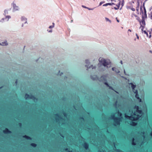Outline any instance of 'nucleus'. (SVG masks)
Segmentation results:
<instances>
[{
    "label": "nucleus",
    "mask_w": 152,
    "mask_h": 152,
    "mask_svg": "<svg viewBox=\"0 0 152 152\" xmlns=\"http://www.w3.org/2000/svg\"><path fill=\"white\" fill-rule=\"evenodd\" d=\"M139 107L138 106H135L133 108V110H129V113L127 115V113L125 114V117L129 119L132 121H136L138 120L142 115V111L141 110L138 109Z\"/></svg>",
    "instance_id": "1"
},
{
    "label": "nucleus",
    "mask_w": 152,
    "mask_h": 152,
    "mask_svg": "<svg viewBox=\"0 0 152 152\" xmlns=\"http://www.w3.org/2000/svg\"><path fill=\"white\" fill-rule=\"evenodd\" d=\"M121 115L122 114L120 113L119 110H118L117 112L111 116L110 118L113 120L114 121V125L115 126L120 124L121 118H120L118 117L121 116Z\"/></svg>",
    "instance_id": "2"
},
{
    "label": "nucleus",
    "mask_w": 152,
    "mask_h": 152,
    "mask_svg": "<svg viewBox=\"0 0 152 152\" xmlns=\"http://www.w3.org/2000/svg\"><path fill=\"white\" fill-rule=\"evenodd\" d=\"M99 63L104 67L107 68L110 67L111 63L109 61L106 60L103 58H100L99 59Z\"/></svg>",
    "instance_id": "3"
},
{
    "label": "nucleus",
    "mask_w": 152,
    "mask_h": 152,
    "mask_svg": "<svg viewBox=\"0 0 152 152\" xmlns=\"http://www.w3.org/2000/svg\"><path fill=\"white\" fill-rule=\"evenodd\" d=\"M55 119L57 122H58L60 124H64L65 123V120L63 119L61 117L59 116L58 114L55 115Z\"/></svg>",
    "instance_id": "4"
},
{
    "label": "nucleus",
    "mask_w": 152,
    "mask_h": 152,
    "mask_svg": "<svg viewBox=\"0 0 152 152\" xmlns=\"http://www.w3.org/2000/svg\"><path fill=\"white\" fill-rule=\"evenodd\" d=\"M25 98L26 99H32L34 102H37V99H36L35 97L32 95L30 96L29 95L26 94L25 96Z\"/></svg>",
    "instance_id": "5"
},
{
    "label": "nucleus",
    "mask_w": 152,
    "mask_h": 152,
    "mask_svg": "<svg viewBox=\"0 0 152 152\" xmlns=\"http://www.w3.org/2000/svg\"><path fill=\"white\" fill-rule=\"evenodd\" d=\"M85 62L86 64V65H85V66L87 67V70H88V69L90 68H92V69H95L96 67L95 66H93V65H91L90 66H89V67H88V66L90 63L89 61L88 60H86L85 61Z\"/></svg>",
    "instance_id": "6"
},
{
    "label": "nucleus",
    "mask_w": 152,
    "mask_h": 152,
    "mask_svg": "<svg viewBox=\"0 0 152 152\" xmlns=\"http://www.w3.org/2000/svg\"><path fill=\"white\" fill-rule=\"evenodd\" d=\"M139 22L140 25V28L142 27L141 30L142 31H143V29L145 28V19H142V21H139Z\"/></svg>",
    "instance_id": "7"
},
{
    "label": "nucleus",
    "mask_w": 152,
    "mask_h": 152,
    "mask_svg": "<svg viewBox=\"0 0 152 152\" xmlns=\"http://www.w3.org/2000/svg\"><path fill=\"white\" fill-rule=\"evenodd\" d=\"M100 81L104 82L106 80V77L105 76H101L99 80Z\"/></svg>",
    "instance_id": "8"
},
{
    "label": "nucleus",
    "mask_w": 152,
    "mask_h": 152,
    "mask_svg": "<svg viewBox=\"0 0 152 152\" xmlns=\"http://www.w3.org/2000/svg\"><path fill=\"white\" fill-rule=\"evenodd\" d=\"M144 14L142 15V19H145V18H147V16L146 14V12L145 9V7H144Z\"/></svg>",
    "instance_id": "9"
},
{
    "label": "nucleus",
    "mask_w": 152,
    "mask_h": 152,
    "mask_svg": "<svg viewBox=\"0 0 152 152\" xmlns=\"http://www.w3.org/2000/svg\"><path fill=\"white\" fill-rule=\"evenodd\" d=\"M112 70L113 71H115V72L117 73H119L120 72L119 70L115 67H113L112 68Z\"/></svg>",
    "instance_id": "10"
},
{
    "label": "nucleus",
    "mask_w": 152,
    "mask_h": 152,
    "mask_svg": "<svg viewBox=\"0 0 152 152\" xmlns=\"http://www.w3.org/2000/svg\"><path fill=\"white\" fill-rule=\"evenodd\" d=\"M3 132L5 134H8L11 133V132L7 128H6L5 130L3 131Z\"/></svg>",
    "instance_id": "11"
},
{
    "label": "nucleus",
    "mask_w": 152,
    "mask_h": 152,
    "mask_svg": "<svg viewBox=\"0 0 152 152\" xmlns=\"http://www.w3.org/2000/svg\"><path fill=\"white\" fill-rule=\"evenodd\" d=\"M91 78L93 80H96L97 79V77L96 75L91 76Z\"/></svg>",
    "instance_id": "12"
},
{
    "label": "nucleus",
    "mask_w": 152,
    "mask_h": 152,
    "mask_svg": "<svg viewBox=\"0 0 152 152\" xmlns=\"http://www.w3.org/2000/svg\"><path fill=\"white\" fill-rule=\"evenodd\" d=\"M83 146L86 149H87L88 148V145L86 142H85L84 143Z\"/></svg>",
    "instance_id": "13"
},
{
    "label": "nucleus",
    "mask_w": 152,
    "mask_h": 152,
    "mask_svg": "<svg viewBox=\"0 0 152 152\" xmlns=\"http://www.w3.org/2000/svg\"><path fill=\"white\" fill-rule=\"evenodd\" d=\"M8 45V44L7 42V41H6L4 42H2L1 43V45H5L7 46Z\"/></svg>",
    "instance_id": "14"
},
{
    "label": "nucleus",
    "mask_w": 152,
    "mask_h": 152,
    "mask_svg": "<svg viewBox=\"0 0 152 152\" xmlns=\"http://www.w3.org/2000/svg\"><path fill=\"white\" fill-rule=\"evenodd\" d=\"M21 20L22 21H25V23H27V19L24 17H22L21 18Z\"/></svg>",
    "instance_id": "15"
},
{
    "label": "nucleus",
    "mask_w": 152,
    "mask_h": 152,
    "mask_svg": "<svg viewBox=\"0 0 152 152\" xmlns=\"http://www.w3.org/2000/svg\"><path fill=\"white\" fill-rule=\"evenodd\" d=\"M10 18V16H7L5 17L4 18H3L1 19V20L0 21V22H2V21H3L4 19L7 20V18Z\"/></svg>",
    "instance_id": "16"
},
{
    "label": "nucleus",
    "mask_w": 152,
    "mask_h": 152,
    "mask_svg": "<svg viewBox=\"0 0 152 152\" xmlns=\"http://www.w3.org/2000/svg\"><path fill=\"white\" fill-rule=\"evenodd\" d=\"M133 92L135 94H136L135 97H137V96H138V91L137 90L134 89L133 90Z\"/></svg>",
    "instance_id": "17"
},
{
    "label": "nucleus",
    "mask_w": 152,
    "mask_h": 152,
    "mask_svg": "<svg viewBox=\"0 0 152 152\" xmlns=\"http://www.w3.org/2000/svg\"><path fill=\"white\" fill-rule=\"evenodd\" d=\"M120 3H121V1H120L119 2V3H118V5H116V6H117V7H114V8L115 10H118V9H119V6H120Z\"/></svg>",
    "instance_id": "18"
},
{
    "label": "nucleus",
    "mask_w": 152,
    "mask_h": 152,
    "mask_svg": "<svg viewBox=\"0 0 152 152\" xmlns=\"http://www.w3.org/2000/svg\"><path fill=\"white\" fill-rule=\"evenodd\" d=\"M127 9H131L133 11H134L135 10V9L134 8L129 6H127Z\"/></svg>",
    "instance_id": "19"
},
{
    "label": "nucleus",
    "mask_w": 152,
    "mask_h": 152,
    "mask_svg": "<svg viewBox=\"0 0 152 152\" xmlns=\"http://www.w3.org/2000/svg\"><path fill=\"white\" fill-rule=\"evenodd\" d=\"M13 6L14 9L16 10H17L18 9V7L16 6L15 4H13Z\"/></svg>",
    "instance_id": "20"
},
{
    "label": "nucleus",
    "mask_w": 152,
    "mask_h": 152,
    "mask_svg": "<svg viewBox=\"0 0 152 152\" xmlns=\"http://www.w3.org/2000/svg\"><path fill=\"white\" fill-rule=\"evenodd\" d=\"M130 84H131V87L134 90V88H135V87H136V86L135 85H134L133 83H130Z\"/></svg>",
    "instance_id": "21"
},
{
    "label": "nucleus",
    "mask_w": 152,
    "mask_h": 152,
    "mask_svg": "<svg viewBox=\"0 0 152 152\" xmlns=\"http://www.w3.org/2000/svg\"><path fill=\"white\" fill-rule=\"evenodd\" d=\"M23 137L25 138L27 140H31V137H28V136H27L26 135H25L23 136Z\"/></svg>",
    "instance_id": "22"
},
{
    "label": "nucleus",
    "mask_w": 152,
    "mask_h": 152,
    "mask_svg": "<svg viewBox=\"0 0 152 152\" xmlns=\"http://www.w3.org/2000/svg\"><path fill=\"white\" fill-rule=\"evenodd\" d=\"M131 124L133 126H135L136 125L137 123L134 122L132 121L131 123Z\"/></svg>",
    "instance_id": "23"
},
{
    "label": "nucleus",
    "mask_w": 152,
    "mask_h": 152,
    "mask_svg": "<svg viewBox=\"0 0 152 152\" xmlns=\"http://www.w3.org/2000/svg\"><path fill=\"white\" fill-rule=\"evenodd\" d=\"M107 5H115V4L114 3H107Z\"/></svg>",
    "instance_id": "24"
},
{
    "label": "nucleus",
    "mask_w": 152,
    "mask_h": 152,
    "mask_svg": "<svg viewBox=\"0 0 152 152\" xmlns=\"http://www.w3.org/2000/svg\"><path fill=\"white\" fill-rule=\"evenodd\" d=\"M31 145L33 147H36V146L37 145L36 144H35V143H34L31 144Z\"/></svg>",
    "instance_id": "25"
},
{
    "label": "nucleus",
    "mask_w": 152,
    "mask_h": 152,
    "mask_svg": "<svg viewBox=\"0 0 152 152\" xmlns=\"http://www.w3.org/2000/svg\"><path fill=\"white\" fill-rule=\"evenodd\" d=\"M134 138H133V139H132V144L133 145H135L136 144V143H135L134 142Z\"/></svg>",
    "instance_id": "26"
},
{
    "label": "nucleus",
    "mask_w": 152,
    "mask_h": 152,
    "mask_svg": "<svg viewBox=\"0 0 152 152\" xmlns=\"http://www.w3.org/2000/svg\"><path fill=\"white\" fill-rule=\"evenodd\" d=\"M143 31V32L147 36H148V34L145 31H144L143 30V31Z\"/></svg>",
    "instance_id": "27"
},
{
    "label": "nucleus",
    "mask_w": 152,
    "mask_h": 152,
    "mask_svg": "<svg viewBox=\"0 0 152 152\" xmlns=\"http://www.w3.org/2000/svg\"><path fill=\"white\" fill-rule=\"evenodd\" d=\"M99 152H105V151L104 150H103L102 149L101 150L99 149Z\"/></svg>",
    "instance_id": "28"
},
{
    "label": "nucleus",
    "mask_w": 152,
    "mask_h": 152,
    "mask_svg": "<svg viewBox=\"0 0 152 152\" xmlns=\"http://www.w3.org/2000/svg\"><path fill=\"white\" fill-rule=\"evenodd\" d=\"M105 20L106 21H109L110 23L111 22V21L110 20H109V19L108 18H106Z\"/></svg>",
    "instance_id": "29"
},
{
    "label": "nucleus",
    "mask_w": 152,
    "mask_h": 152,
    "mask_svg": "<svg viewBox=\"0 0 152 152\" xmlns=\"http://www.w3.org/2000/svg\"><path fill=\"white\" fill-rule=\"evenodd\" d=\"M117 102L116 101L115 103V104H114V107L116 108V109H117Z\"/></svg>",
    "instance_id": "30"
},
{
    "label": "nucleus",
    "mask_w": 152,
    "mask_h": 152,
    "mask_svg": "<svg viewBox=\"0 0 152 152\" xmlns=\"http://www.w3.org/2000/svg\"><path fill=\"white\" fill-rule=\"evenodd\" d=\"M104 3V1H102V2H101L100 3H99V6H101L103 3Z\"/></svg>",
    "instance_id": "31"
},
{
    "label": "nucleus",
    "mask_w": 152,
    "mask_h": 152,
    "mask_svg": "<svg viewBox=\"0 0 152 152\" xmlns=\"http://www.w3.org/2000/svg\"><path fill=\"white\" fill-rule=\"evenodd\" d=\"M80 120H81V121H84V118H80Z\"/></svg>",
    "instance_id": "32"
},
{
    "label": "nucleus",
    "mask_w": 152,
    "mask_h": 152,
    "mask_svg": "<svg viewBox=\"0 0 152 152\" xmlns=\"http://www.w3.org/2000/svg\"><path fill=\"white\" fill-rule=\"evenodd\" d=\"M63 115H64V116L66 118H67V117H66V113H63Z\"/></svg>",
    "instance_id": "33"
},
{
    "label": "nucleus",
    "mask_w": 152,
    "mask_h": 152,
    "mask_svg": "<svg viewBox=\"0 0 152 152\" xmlns=\"http://www.w3.org/2000/svg\"><path fill=\"white\" fill-rule=\"evenodd\" d=\"M134 16L135 17H137V16L135 14H132V17H133Z\"/></svg>",
    "instance_id": "34"
},
{
    "label": "nucleus",
    "mask_w": 152,
    "mask_h": 152,
    "mask_svg": "<svg viewBox=\"0 0 152 152\" xmlns=\"http://www.w3.org/2000/svg\"><path fill=\"white\" fill-rule=\"evenodd\" d=\"M121 0V2H122V5H123V4H124V0Z\"/></svg>",
    "instance_id": "35"
},
{
    "label": "nucleus",
    "mask_w": 152,
    "mask_h": 152,
    "mask_svg": "<svg viewBox=\"0 0 152 152\" xmlns=\"http://www.w3.org/2000/svg\"><path fill=\"white\" fill-rule=\"evenodd\" d=\"M137 97H136L137 99H140V101H141V99H140V98L139 97L138 95V96H137Z\"/></svg>",
    "instance_id": "36"
},
{
    "label": "nucleus",
    "mask_w": 152,
    "mask_h": 152,
    "mask_svg": "<svg viewBox=\"0 0 152 152\" xmlns=\"http://www.w3.org/2000/svg\"><path fill=\"white\" fill-rule=\"evenodd\" d=\"M54 27V26H50L49 27V28H53Z\"/></svg>",
    "instance_id": "37"
},
{
    "label": "nucleus",
    "mask_w": 152,
    "mask_h": 152,
    "mask_svg": "<svg viewBox=\"0 0 152 152\" xmlns=\"http://www.w3.org/2000/svg\"><path fill=\"white\" fill-rule=\"evenodd\" d=\"M104 84L105 85H106L107 86H108V87L109 86V85L107 83L105 82L104 83Z\"/></svg>",
    "instance_id": "38"
},
{
    "label": "nucleus",
    "mask_w": 152,
    "mask_h": 152,
    "mask_svg": "<svg viewBox=\"0 0 152 152\" xmlns=\"http://www.w3.org/2000/svg\"><path fill=\"white\" fill-rule=\"evenodd\" d=\"M117 152H124L118 149L117 150Z\"/></svg>",
    "instance_id": "39"
},
{
    "label": "nucleus",
    "mask_w": 152,
    "mask_h": 152,
    "mask_svg": "<svg viewBox=\"0 0 152 152\" xmlns=\"http://www.w3.org/2000/svg\"><path fill=\"white\" fill-rule=\"evenodd\" d=\"M137 20H138L139 22V21H140V18H139V17H138L137 16Z\"/></svg>",
    "instance_id": "40"
},
{
    "label": "nucleus",
    "mask_w": 152,
    "mask_h": 152,
    "mask_svg": "<svg viewBox=\"0 0 152 152\" xmlns=\"http://www.w3.org/2000/svg\"><path fill=\"white\" fill-rule=\"evenodd\" d=\"M108 87H109V88L110 89H111L113 90V88L112 87H111L110 86H108Z\"/></svg>",
    "instance_id": "41"
},
{
    "label": "nucleus",
    "mask_w": 152,
    "mask_h": 152,
    "mask_svg": "<svg viewBox=\"0 0 152 152\" xmlns=\"http://www.w3.org/2000/svg\"><path fill=\"white\" fill-rule=\"evenodd\" d=\"M107 6V4H104L103 6Z\"/></svg>",
    "instance_id": "42"
},
{
    "label": "nucleus",
    "mask_w": 152,
    "mask_h": 152,
    "mask_svg": "<svg viewBox=\"0 0 152 152\" xmlns=\"http://www.w3.org/2000/svg\"><path fill=\"white\" fill-rule=\"evenodd\" d=\"M136 35L137 37V38L138 39H139V37H138L137 34H136Z\"/></svg>",
    "instance_id": "43"
},
{
    "label": "nucleus",
    "mask_w": 152,
    "mask_h": 152,
    "mask_svg": "<svg viewBox=\"0 0 152 152\" xmlns=\"http://www.w3.org/2000/svg\"><path fill=\"white\" fill-rule=\"evenodd\" d=\"M19 125L20 126H21L22 125V124L21 123H19Z\"/></svg>",
    "instance_id": "44"
},
{
    "label": "nucleus",
    "mask_w": 152,
    "mask_h": 152,
    "mask_svg": "<svg viewBox=\"0 0 152 152\" xmlns=\"http://www.w3.org/2000/svg\"><path fill=\"white\" fill-rule=\"evenodd\" d=\"M116 19L117 21L118 22H119V20L117 19V18H116Z\"/></svg>",
    "instance_id": "45"
},
{
    "label": "nucleus",
    "mask_w": 152,
    "mask_h": 152,
    "mask_svg": "<svg viewBox=\"0 0 152 152\" xmlns=\"http://www.w3.org/2000/svg\"><path fill=\"white\" fill-rule=\"evenodd\" d=\"M151 19H152V12H151Z\"/></svg>",
    "instance_id": "46"
},
{
    "label": "nucleus",
    "mask_w": 152,
    "mask_h": 152,
    "mask_svg": "<svg viewBox=\"0 0 152 152\" xmlns=\"http://www.w3.org/2000/svg\"><path fill=\"white\" fill-rule=\"evenodd\" d=\"M124 73L125 75H126V72H125V69L124 70Z\"/></svg>",
    "instance_id": "47"
},
{
    "label": "nucleus",
    "mask_w": 152,
    "mask_h": 152,
    "mask_svg": "<svg viewBox=\"0 0 152 152\" xmlns=\"http://www.w3.org/2000/svg\"><path fill=\"white\" fill-rule=\"evenodd\" d=\"M82 6V7H84V8H87V7H85L83 5V6Z\"/></svg>",
    "instance_id": "48"
},
{
    "label": "nucleus",
    "mask_w": 152,
    "mask_h": 152,
    "mask_svg": "<svg viewBox=\"0 0 152 152\" xmlns=\"http://www.w3.org/2000/svg\"><path fill=\"white\" fill-rule=\"evenodd\" d=\"M140 11H141L142 10V7H140Z\"/></svg>",
    "instance_id": "49"
},
{
    "label": "nucleus",
    "mask_w": 152,
    "mask_h": 152,
    "mask_svg": "<svg viewBox=\"0 0 152 152\" xmlns=\"http://www.w3.org/2000/svg\"><path fill=\"white\" fill-rule=\"evenodd\" d=\"M128 31H129L130 32H131L132 31L130 29H129Z\"/></svg>",
    "instance_id": "50"
},
{
    "label": "nucleus",
    "mask_w": 152,
    "mask_h": 152,
    "mask_svg": "<svg viewBox=\"0 0 152 152\" xmlns=\"http://www.w3.org/2000/svg\"><path fill=\"white\" fill-rule=\"evenodd\" d=\"M120 63H121L122 64H123V63H122V61H120Z\"/></svg>",
    "instance_id": "51"
},
{
    "label": "nucleus",
    "mask_w": 152,
    "mask_h": 152,
    "mask_svg": "<svg viewBox=\"0 0 152 152\" xmlns=\"http://www.w3.org/2000/svg\"><path fill=\"white\" fill-rule=\"evenodd\" d=\"M150 134L151 136H152V131L151 132Z\"/></svg>",
    "instance_id": "52"
},
{
    "label": "nucleus",
    "mask_w": 152,
    "mask_h": 152,
    "mask_svg": "<svg viewBox=\"0 0 152 152\" xmlns=\"http://www.w3.org/2000/svg\"><path fill=\"white\" fill-rule=\"evenodd\" d=\"M52 32V30H50L49 31V32Z\"/></svg>",
    "instance_id": "53"
},
{
    "label": "nucleus",
    "mask_w": 152,
    "mask_h": 152,
    "mask_svg": "<svg viewBox=\"0 0 152 152\" xmlns=\"http://www.w3.org/2000/svg\"><path fill=\"white\" fill-rule=\"evenodd\" d=\"M17 80L16 81H15V83L16 84H17Z\"/></svg>",
    "instance_id": "54"
},
{
    "label": "nucleus",
    "mask_w": 152,
    "mask_h": 152,
    "mask_svg": "<svg viewBox=\"0 0 152 152\" xmlns=\"http://www.w3.org/2000/svg\"><path fill=\"white\" fill-rule=\"evenodd\" d=\"M52 26H53L54 27V23H53V25Z\"/></svg>",
    "instance_id": "55"
},
{
    "label": "nucleus",
    "mask_w": 152,
    "mask_h": 152,
    "mask_svg": "<svg viewBox=\"0 0 152 152\" xmlns=\"http://www.w3.org/2000/svg\"><path fill=\"white\" fill-rule=\"evenodd\" d=\"M95 127H96V129H98V127H97L96 126H95Z\"/></svg>",
    "instance_id": "56"
},
{
    "label": "nucleus",
    "mask_w": 152,
    "mask_h": 152,
    "mask_svg": "<svg viewBox=\"0 0 152 152\" xmlns=\"http://www.w3.org/2000/svg\"><path fill=\"white\" fill-rule=\"evenodd\" d=\"M151 37V35H150L149 36V38H150Z\"/></svg>",
    "instance_id": "57"
},
{
    "label": "nucleus",
    "mask_w": 152,
    "mask_h": 152,
    "mask_svg": "<svg viewBox=\"0 0 152 152\" xmlns=\"http://www.w3.org/2000/svg\"><path fill=\"white\" fill-rule=\"evenodd\" d=\"M136 10H137V11H138V8H137H137Z\"/></svg>",
    "instance_id": "58"
},
{
    "label": "nucleus",
    "mask_w": 152,
    "mask_h": 152,
    "mask_svg": "<svg viewBox=\"0 0 152 152\" xmlns=\"http://www.w3.org/2000/svg\"><path fill=\"white\" fill-rule=\"evenodd\" d=\"M68 150V148H66L65 149V150L66 151H67Z\"/></svg>",
    "instance_id": "59"
},
{
    "label": "nucleus",
    "mask_w": 152,
    "mask_h": 152,
    "mask_svg": "<svg viewBox=\"0 0 152 152\" xmlns=\"http://www.w3.org/2000/svg\"><path fill=\"white\" fill-rule=\"evenodd\" d=\"M74 108H75L76 110V108L75 107V106L74 105Z\"/></svg>",
    "instance_id": "60"
},
{
    "label": "nucleus",
    "mask_w": 152,
    "mask_h": 152,
    "mask_svg": "<svg viewBox=\"0 0 152 152\" xmlns=\"http://www.w3.org/2000/svg\"><path fill=\"white\" fill-rule=\"evenodd\" d=\"M62 74H63V73H62L60 74V75H62Z\"/></svg>",
    "instance_id": "61"
},
{
    "label": "nucleus",
    "mask_w": 152,
    "mask_h": 152,
    "mask_svg": "<svg viewBox=\"0 0 152 152\" xmlns=\"http://www.w3.org/2000/svg\"><path fill=\"white\" fill-rule=\"evenodd\" d=\"M23 24H22V27H23Z\"/></svg>",
    "instance_id": "62"
},
{
    "label": "nucleus",
    "mask_w": 152,
    "mask_h": 152,
    "mask_svg": "<svg viewBox=\"0 0 152 152\" xmlns=\"http://www.w3.org/2000/svg\"><path fill=\"white\" fill-rule=\"evenodd\" d=\"M115 92L116 93H118L117 91H115Z\"/></svg>",
    "instance_id": "63"
},
{
    "label": "nucleus",
    "mask_w": 152,
    "mask_h": 152,
    "mask_svg": "<svg viewBox=\"0 0 152 152\" xmlns=\"http://www.w3.org/2000/svg\"><path fill=\"white\" fill-rule=\"evenodd\" d=\"M151 31H152V29H151Z\"/></svg>",
    "instance_id": "64"
}]
</instances>
